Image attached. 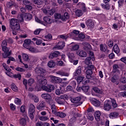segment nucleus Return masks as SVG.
<instances>
[{
	"label": "nucleus",
	"instance_id": "obj_1",
	"mask_svg": "<svg viewBox=\"0 0 126 126\" xmlns=\"http://www.w3.org/2000/svg\"><path fill=\"white\" fill-rule=\"evenodd\" d=\"M35 71L37 75V82L38 83V87L40 86H44L47 85L48 82L47 80L44 79V75L46 73V70L43 69V68L37 67Z\"/></svg>",
	"mask_w": 126,
	"mask_h": 126
},
{
	"label": "nucleus",
	"instance_id": "obj_2",
	"mask_svg": "<svg viewBox=\"0 0 126 126\" xmlns=\"http://www.w3.org/2000/svg\"><path fill=\"white\" fill-rule=\"evenodd\" d=\"M112 104L113 108H117L118 107V104H117V102L115 99L113 98L111 99V102L107 100L105 101L103 109L104 111H108L112 109Z\"/></svg>",
	"mask_w": 126,
	"mask_h": 126
},
{
	"label": "nucleus",
	"instance_id": "obj_3",
	"mask_svg": "<svg viewBox=\"0 0 126 126\" xmlns=\"http://www.w3.org/2000/svg\"><path fill=\"white\" fill-rule=\"evenodd\" d=\"M42 89L47 92H52V91L55 90V86L53 85H48L47 86L44 85L43 86H40V87H38V86H37V87H35V90L37 92L41 91Z\"/></svg>",
	"mask_w": 126,
	"mask_h": 126
},
{
	"label": "nucleus",
	"instance_id": "obj_4",
	"mask_svg": "<svg viewBox=\"0 0 126 126\" xmlns=\"http://www.w3.org/2000/svg\"><path fill=\"white\" fill-rule=\"evenodd\" d=\"M10 27L12 30L15 31H19L20 30V26L19 22L16 19H12L10 21Z\"/></svg>",
	"mask_w": 126,
	"mask_h": 126
},
{
	"label": "nucleus",
	"instance_id": "obj_5",
	"mask_svg": "<svg viewBox=\"0 0 126 126\" xmlns=\"http://www.w3.org/2000/svg\"><path fill=\"white\" fill-rule=\"evenodd\" d=\"M87 70L86 72V77L88 80H89L91 78V75H92V70L94 69V66L93 65H90L87 67Z\"/></svg>",
	"mask_w": 126,
	"mask_h": 126
},
{
	"label": "nucleus",
	"instance_id": "obj_6",
	"mask_svg": "<svg viewBox=\"0 0 126 126\" xmlns=\"http://www.w3.org/2000/svg\"><path fill=\"white\" fill-rule=\"evenodd\" d=\"M65 99H67V95H61L60 97H56L55 100L59 105H63L64 103Z\"/></svg>",
	"mask_w": 126,
	"mask_h": 126
},
{
	"label": "nucleus",
	"instance_id": "obj_7",
	"mask_svg": "<svg viewBox=\"0 0 126 126\" xmlns=\"http://www.w3.org/2000/svg\"><path fill=\"white\" fill-rule=\"evenodd\" d=\"M2 50L3 52H4V53L2 54V56L3 58L4 59H6L7 57L11 55V51H9V49H8L6 46L2 47Z\"/></svg>",
	"mask_w": 126,
	"mask_h": 126
},
{
	"label": "nucleus",
	"instance_id": "obj_8",
	"mask_svg": "<svg viewBox=\"0 0 126 126\" xmlns=\"http://www.w3.org/2000/svg\"><path fill=\"white\" fill-rule=\"evenodd\" d=\"M65 46V43H64V42L60 41L59 42L58 44L54 47V49H55V50H63V49L64 48Z\"/></svg>",
	"mask_w": 126,
	"mask_h": 126
},
{
	"label": "nucleus",
	"instance_id": "obj_9",
	"mask_svg": "<svg viewBox=\"0 0 126 126\" xmlns=\"http://www.w3.org/2000/svg\"><path fill=\"white\" fill-rule=\"evenodd\" d=\"M50 77L52 83H61L62 82V78H61L53 75H51Z\"/></svg>",
	"mask_w": 126,
	"mask_h": 126
},
{
	"label": "nucleus",
	"instance_id": "obj_10",
	"mask_svg": "<svg viewBox=\"0 0 126 126\" xmlns=\"http://www.w3.org/2000/svg\"><path fill=\"white\" fill-rule=\"evenodd\" d=\"M81 100V97H80V96H78L75 98H72L70 99V101L72 103L78 104V106H79V105H81V104H82V102H80Z\"/></svg>",
	"mask_w": 126,
	"mask_h": 126
},
{
	"label": "nucleus",
	"instance_id": "obj_11",
	"mask_svg": "<svg viewBox=\"0 0 126 126\" xmlns=\"http://www.w3.org/2000/svg\"><path fill=\"white\" fill-rule=\"evenodd\" d=\"M94 21L92 20L91 19H89L86 22V25L89 28H93L94 27Z\"/></svg>",
	"mask_w": 126,
	"mask_h": 126
},
{
	"label": "nucleus",
	"instance_id": "obj_12",
	"mask_svg": "<svg viewBox=\"0 0 126 126\" xmlns=\"http://www.w3.org/2000/svg\"><path fill=\"white\" fill-rule=\"evenodd\" d=\"M84 79V77L79 76L77 78V82L78 83H82L83 84H86V83H88L89 82V80H83Z\"/></svg>",
	"mask_w": 126,
	"mask_h": 126
},
{
	"label": "nucleus",
	"instance_id": "obj_13",
	"mask_svg": "<svg viewBox=\"0 0 126 126\" xmlns=\"http://www.w3.org/2000/svg\"><path fill=\"white\" fill-rule=\"evenodd\" d=\"M45 107H46V102L44 101H40L37 107V109L39 111H43Z\"/></svg>",
	"mask_w": 126,
	"mask_h": 126
},
{
	"label": "nucleus",
	"instance_id": "obj_14",
	"mask_svg": "<svg viewBox=\"0 0 126 126\" xmlns=\"http://www.w3.org/2000/svg\"><path fill=\"white\" fill-rule=\"evenodd\" d=\"M41 97L44 100H47V101H51L52 100V96L48 94H41Z\"/></svg>",
	"mask_w": 126,
	"mask_h": 126
},
{
	"label": "nucleus",
	"instance_id": "obj_15",
	"mask_svg": "<svg viewBox=\"0 0 126 126\" xmlns=\"http://www.w3.org/2000/svg\"><path fill=\"white\" fill-rule=\"evenodd\" d=\"M43 11L44 13H45L46 14H47L48 15H53L54 13L56 12V11L54 9H52L49 10H47L46 9H43Z\"/></svg>",
	"mask_w": 126,
	"mask_h": 126
},
{
	"label": "nucleus",
	"instance_id": "obj_16",
	"mask_svg": "<svg viewBox=\"0 0 126 126\" xmlns=\"http://www.w3.org/2000/svg\"><path fill=\"white\" fill-rule=\"evenodd\" d=\"M60 53L59 51H55L53 53H51L50 55L49 56V59L52 60V59H54V58H57L60 56Z\"/></svg>",
	"mask_w": 126,
	"mask_h": 126
},
{
	"label": "nucleus",
	"instance_id": "obj_17",
	"mask_svg": "<svg viewBox=\"0 0 126 126\" xmlns=\"http://www.w3.org/2000/svg\"><path fill=\"white\" fill-rule=\"evenodd\" d=\"M77 55L79 56V57H81L82 58H86V57H87V54L86 52L80 50L77 52Z\"/></svg>",
	"mask_w": 126,
	"mask_h": 126
},
{
	"label": "nucleus",
	"instance_id": "obj_18",
	"mask_svg": "<svg viewBox=\"0 0 126 126\" xmlns=\"http://www.w3.org/2000/svg\"><path fill=\"white\" fill-rule=\"evenodd\" d=\"M69 62H73V60H75V55L73 53L69 52L67 54Z\"/></svg>",
	"mask_w": 126,
	"mask_h": 126
},
{
	"label": "nucleus",
	"instance_id": "obj_19",
	"mask_svg": "<svg viewBox=\"0 0 126 126\" xmlns=\"http://www.w3.org/2000/svg\"><path fill=\"white\" fill-rule=\"evenodd\" d=\"M111 82L113 83H116L117 85L119 84V76L117 75H114L111 79Z\"/></svg>",
	"mask_w": 126,
	"mask_h": 126
},
{
	"label": "nucleus",
	"instance_id": "obj_20",
	"mask_svg": "<svg viewBox=\"0 0 126 126\" xmlns=\"http://www.w3.org/2000/svg\"><path fill=\"white\" fill-rule=\"evenodd\" d=\"M57 74L61 75V76H69V74L68 73L65 72L63 70H60L56 72Z\"/></svg>",
	"mask_w": 126,
	"mask_h": 126
},
{
	"label": "nucleus",
	"instance_id": "obj_21",
	"mask_svg": "<svg viewBox=\"0 0 126 126\" xmlns=\"http://www.w3.org/2000/svg\"><path fill=\"white\" fill-rule=\"evenodd\" d=\"M32 19V15L29 13H27L24 15V20L26 21H30Z\"/></svg>",
	"mask_w": 126,
	"mask_h": 126
},
{
	"label": "nucleus",
	"instance_id": "obj_22",
	"mask_svg": "<svg viewBox=\"0 0 126 126\" xmlns=\"http://www.w3.org/2000/svg\"><path fill=\"white\" fill-rule=\"evenodd\" d=\"M119 117V113L117 112H112L109 114L110 119H117Z\"/></svg>",
	"mask_w": 126,
	"mask_h": 126
},
{
	"label": "nucleus",
	"instance_id": "obj_23",
	"mask_svg": "<svg viewBox=\"0 0 126 126\" xmlns=\"http://www.w3.org/2000/svg\"><path fill=\"white\" fill-rule=\"evenodd\" d=\"M100 117H101V112L100 111H96L94 113V118L97 121H100Z\"/></svg>",
	"mask_w": 126,
	"mask_h": 126
},
{
	"label": "nucleus",
	"instance_id": "obj_24",
	"mask_svg": "<svg viewBox=\"0 0 126 126\" xmlns=\"http://www.w3.org/2000/svg\"><path fill=\"white\" fill-rule=\"evenodd\" d=\"M83 45L84 46V49L86 51H87L88 50H91V45L90 44L87 43V42H84L83 43Z\"/></svg>",
	"mask_w": 126,
	"mask_h": 126
},
{
	"label": "nucleus",
	"instance_id": "obj_25",
	"mask_svg": "<svg viewBox=\"0 0 126 126\" xmlns=\"http://www.w3.org/2000/svg\"><path fill=\"white\" fill-rule=\"evenodd\" d=\"M31 40L30 39H26L24 41V43L23 44V47L24 48H27L30 44H31Z\"/></svg>",
	"mask_w": 126,
	"mask_h": 126
},
{
	"label": "nucleus",
	"instance_id": "obj_26",
	"mask_svg": "<svg viewBox=\"0 0 126 126\" xmlns=\"http://www.w3.org/2000/svg\"><path fill=\"white\" fill-rule=\"evenodd\" d=\"M43 20L46 22V23H47L48 24H51V23H53V20L50 17L45 16L43 18Z\"/></svg>",
	"mask_w": 126,
	"mask_h": 126
},
{
	"label": "nucleus",
	"instance_id": "obj_27",
	"mask_svg": "<svg viewBox=\"0 0 126 126\" xmlns=\"http://www.w3.org/2000/svg\"><path fill=\"white\" fill-rule=\"evenodd\" d=\"M100 51L102 52H109V50L107 49V45L106 44H101L100 45Z\"/></svg>",
	"mask_w": 126,
	"mask_h": 126
},
{
	"label": "nucleus",
	"instance_id": "obj_28",
	"mask_svg": "<svg viewBox=\"0 0 126 126\" xmlns=\"http://www.w3.org/2000/svg\"><path fill=\"white\" fill-rule=\"evenodd\" d=\"M81 73V66H79L76 68L75 72L74 73V75L75 76H77V75H79V74H80Z\"/></svg>",
	"mask_w": 126,
	"mask_h": 126
},
{
	"label": "nucleus",
	"instance_id": "obj_29",
	"mask_svg": "<svg viewBox=\"0 0 126 126\" xmlns=\"http://www.w3.org/2000/svg\"><path fill=\"white\" fill-rule=\"evenodd\" d=\"M67 19H69V14L67 12H65L64 16H62V20L63 21H66Z\"/></svg>",
	"mask_w": 126,
	"mask_h": 126
},
{
	"label": "nucleus",
	"instance_id": "obj_30",
	"mask_svg": "<svg viewBox=\"0 0 126 126\" xmlns=\"http://www.w3.org/2000/svg\"><path fill=\"white\" fill-rule=\"evenodd\" d=\"M120 69L121 68L119 67V65L118 64H115L113 66V72H117L118 74H120Z\"/></svg>",
	"mask_w": 126,
	"mask_h": 126
},
{
	"label": "nucleus",
	"instance_id": "obj_31",
	"mask_svg": "<svg viewBox=\"0 0 126 126\" xmlns=\"http://www.w3.org/2000/svg\"><path fill=\"white\" fill-rule=\"evenodd\" d=\"M94 91V92H95L96 93H99V94H103V91L102 89H99L97 87H94L93 88Z\"/></svg>",
	"mask_w": 126,
	"mask_h": 126
},
{
	"label": "nucleus",
	"instance_id": "obj_32",
	"mask_svg": "<svg viewBox=\"0 0 126 126\" xmlns=\"http://www.w3.org/2000/svg\"><path fill=\"white\" fill-rule=\"evenodd\" d=\"M85 63L86 64L88 65V66H89V65H92V63H91V57L87 58L85 60Z\"/></svg>",
	"mask_w": 126,
	"mask_h": 126
},
{
	"label": "nucleus",
	"instance_id": "obj_33",
	"mask_svg": "<svg viewBox=\"0 0 126 126\" xmlns=\"http://www.w3.org/2000/svg\"><path fill=\"white\" fill-rule=\"evenodd\" d=\"M94 100L92 102V104L95 107H99L100 105H101V103L100 102V101L96 100L94 98Z\"/></svg>",
	"mask_w": 126,
	"mask_h": 126
},
{
	"label": "nucleus",
	"instance_id": "obj_34",
	"mask_svg": "<svg viewBox=\"0 0 126 126\" xmlns=\"http://www.w3.org/2000/svg\"><path fill=\"white\" fill-rule=\"evenodd\" d=\"M51 110L52 113L56 116L58 112H57V108L56 107V105L52 104L51 105Z\"/></svg>",
	"mask_w": 126,
	"mask_h": 126
},
{
	"label": "nucleus",
	"instance_id": "obj_35",
	"mask_svg": "<svg viewBox=\"0 0 126 126\" xmlns=\"http://www.w3.org/2000/svg\"><path fill=\"white\" fill-rule=\"evenodd\" d=\"M55 116H57V117H60V118H65L66 115L63 112H57V113L55 114Z\"/></svg>",
	"mask_w": 126,
	"mask_h": 126
},
{
	"label": "nucleus",
	"instance_id": "obj_36",
	"mask_svg": "<svg viewBox=\"0 0 126 126\" xmlns=\"http://www.w3.org/2000/svg\"><path fill=\"white\" fill-rule=\"evenodd\" d=\"M113 50L116 54H119V53H120V48H119V46L117 44H115L114 46Z\"/></svg>",
	"mask_w": 126,
	"mask_h": 126
},
{
	"label": "nucleus",
	"instance_id": "obj_37",
	"mask_svg": "<svg viewBox=\"0 0 126 126\" xmlns=\"http://www.w3.org/2000/svg\"><path fill=\"white\" fill-rule=\"evenodd\" d=\"M7 7H11V6H16V4L15 2L12 1H9L7 3Z\"/></svg>",
	"mask_w": 126,
	"mask_h": 126
},
{
	"label": "nucleus",
	"instance_id": "obj_38",
	"mask_svg": "<svg viewBox=\"0 0 126 126\" xmlns=\"http://www.w3.org/2000/svg\"><path fill=\"white\" fill-rule=\"evenodd\" d=\"M22 57L25 62H28L29 61V56L26 53H22Z\"/></svg>",
	"mask_w": 126,
	"mask_h": 126
},
{
	"label": "nucleus",
	"instance_id": "obj_39",
	"mask_svg": "<svg viewBox=\"0 0 126 126\" xmlns=\"http://www.w3.org/2000/svg\"><path fill=\"white\" fill-rule=\"evenodd\" d=\"M56 65V63L54 62L53 61H50L48 63V66L49 67L52 68L54 67Z\"/></svg>",
	"mask_w": 126,
	"mask_h": 126
},
{
	"label": "nucleus",
	"instance_id": "obj_40",
	"mask_svg": "<svg viewBox=\"0 0 126 126\" xmlns=\"http://www.w3.org/2000/svg\"><path fill=\"white\" fill-rule=\"evenodd\" d=\"M78 5L79 7L82 8V9L84 11H85V9H86V7H85V4L84 3L79 2L78 4Z\"/></svg>",
	"mask_w": 126,
	"mask_h": 126
},
{
	"label": "nucleus",
	"instance_id": "obj_41",
	"mask_svg": "<svg viewBox=\"0 0 126 126\" xmlns=\"http://www.w3.org/2000/svg\"><path fill=\"white\" fill-rule=\"evenodd\" d=\"M18 22H23L24 21V17H23V14H20L18 16Z\"/></svg>",
	"mask_w": 126,
	"mask_h": 126
},
{
	"label": "nucleus",
	"instance_id": "obj_42",
	"mask_svg": "<svg viewBox=\"0 0 126 126\" xmlns=\"http://www.w3.org/2000/svg\"><path fill=\"white\" fill-rule=\"evenodd\" d=\"M39 119L42 122H46L49 120V117L48 116H40Z\"/></svg>",
	"mask_w": 126,
	"mask_h": 126
},
{
	"label": "nucleus",
	"instance_id": "obj_43",
	"mask_svg": "<svg viewBox=\"0 0 126 126\" xmlns=\"http://www.w3.org/2000/svg\"><path fill=\"white\" fill-rule=\"evenodd\" d=\"M83 14V12L81 10L78 9L76 11V15L78 16V17H80V16H82Z\"/></svg>",
	"mask_w": 126,
	"mask_h": 126
},
{
	"label": "nucleus",
	"instance_id": "obj_44",
	"mask_svg": "<svg viewBox=\"0 0 126 126\" xmlns=\"http://www.w3.org/2000/svg\"><path fill=\"white\" fill-rule=\"evenodd\" d=\"M55 19H61L62 20V18H63V16L60 13H56L54 14Z\"/></svg>",
	"mask_w": 126,
	"mask_h": 126
},
{
	"label": "nucleus",
	"instance_id": "obj_45",
	"mask_svg": "<svg viewBox=\"0 0 126 126\" xmlns=\"http://www.w3.org/2000/svg\"><path fill=\"white\" fill-rule=\"evenodd\" d=\"M78 49H79V45L78 44H75L72 47L71 50L72 51H77Z\"/></svg>",
	"mask_w": 126,
	"mask_h": 126
},
{
	"label": "nucleus",
	"instance_id": "obj_46",
	"mask_svg": "<svg viewBox=\"0 0 126 126\" xmlns=\"http://www.w3.org/2000/svg\"><path fill=\"white\" fill-rule=\"evenodd\" d=\"M34 3L36 4H38V5H40L43 3V0H32Z\"/></svg>",
	"mask_w": 126,
	"mask_h": 126
},
{
	"label": "nucleus",
	"instance_id": "obj_47",
	"mask_svg": "<svg viewBox=\"0 0 126 126\" xmlns=\"http://www.w3.org/2000/svg\"><path fill=\"white\" fill-rule=\"evenodd\" d=\"M107 44L109 48H112L114 46V42L112 40H109L107 41Z\"/></svg>",
	"mask_w": 126,
	"mask_h": 126
},
{
	"label": "nucleus",
	"instance_id": "obj_48",
	"mask_svg": "<svg viewBox=\"0 0 126 126\" xmlns=\"http://www.w3.org/2000/svg\"><path fill=\"white\" fill-rule=\"evenodd\" d=\"M29 112H35V106L33 104H30Z\"/></svg>",
	"mask_w": 126,
	"mask_h": 126
},
{
	"label": "nucleus",
	"instance_id": "obj_49",
	"mask_svg": "<svg viewBox=\"0 0 126 126\" xmlns=\"http://www.w3.org/2000/svg\"><path fill=\"white\" fill-rule=\"evenodd\" d=\"M78 34H79V31L76 30L73 31L72 35L75 37V38H78Z\"/></svg>",
	"mask_w": 126,
	"mask_h": 126
},
{
	"label": "nucleus",
	"instance_id": "obj_50",
	"mask_svg": "<svg viewBox=\"0 0 126 126\" xmlns=\"http://www.w3.org/2000/svg\"><path fill=\"white\" fill-rule=\"evenodd\" d=\"M11 88L13 91L16 92L18 90V88H17V87H16V85H15L14 83L11 84Z\"/></svg>",
	"mask_w": 126,
	"mask_h": 126
},
{
	"label": "nucleus",
	"instance_id": "obj_51",
	"mask_svg": "<svg viewBox=\"0 0 126 126\" xmlns=\"http://www.w3.org/2000/svg\"><path fill=\"white\" fill-rule=\"evenodd\" d=\"M14 102L16 105H21V99L18 98H15Z\"/></svg>",
	"mask_w": 126,
	"mask_h": 126
},
{
	"label": "nucleus",
	"instance_id": "obj_52",
	"mask_svg": "<svg viewBox=\"0 0 126 126\" xmlns=\"http://www.w3.org/2000/svg\"><path fill=\"white\" fill-rule=\"evenodd\" d=\"M2 66L4 67V69L7 71H11V69L8 67V66L6 65V64L5 63H3Z\"/></svg>",
	"mask_w": 126,
	"mask_h": 126
},
{
	"label": "nucleus",
	"instance_id": "obj_53",
	"mask_svg": "<svg viewBox=\"0 0 126 126\" xmlns=\"http://www.w3.org/2000/svg\"><path fill=\"white\" fill-rule=\"evenodd\" d=\"M90 88L88 86H83L82 87V90L84 92H88Z\"/></svg>",
	"mask_w": 126,
	"mask_h": 126
},
{
	"label": "nucleus",
	"instance_id": "obj_54",
	"mask_svg": "<svg viewBox=\"0 0 126 126\" xmlns=\"http://www.w3.org/2000/svg\"><path fill=\"white\" fill-rule=\"evenodd\" d=\"M52 37L53 36H52V34H48L47 35L45 36V38L46 39V41H51V40H52Z\"/></svg>",
	"mask_w": 126,
	"mask_h": 126
},
{
	"label": "nucleus",
	"instance_id": "obj_55",
	"mask_svg": "<svg viewBox=\"0 0 126 126\" xmlns=\"http://www.w3.org/2000/svg\"><path fill=\"white\" fill-rule=\"evenodd\" d=\"M23 4H24V5H25V6H27V5H30V4H32V3H31V2L26 0L23 1Z\"/></svg>",
	"mask_w": 126,
	"mask_h": 126
},
{
	"label": "nucleus",
	"instance_id": "obj_56",
	"mask_svg": "<svg viewBox=\"0 0 126 126\" xmlns=\"http://www.w3.org/2000/svg\"><path fill=\"white\" fill-rule=\"evenodd\" d=\"M27 49H28L32 53H36V49L33 47L29 46L28 48L27 47Z\"/></svg>",
	"mask_w": 126,
	"mask_h": 126
},
{
	"label": "nucleus",
	"instance_id": "obj_57",
	"mask_svg": "<svg viewBox=\"0 0 126 126\" xmlns=\"http://www.w3.org/2000/svg\"><path fill=\"white\" fill-rule=\"evenodd\" d=\"M125 1V0H119L118 2L119 4V7H122L123 5H124V2Z\"/></svg>",
	"mask_w": 126,
	"mask_h": 126
},
{
	"label": "nucleus",
	"instance_id": "obj_58",
	"mask_svg": "<svg viewBox=\"0 0 126 126\" xmlns=\"http://www.w3.org/2000/svg\"><path fill=\"white\" fill-rule=\"evenodd\" d=\"M26 123V120H25V119L22 118L20 121V124L22 126H24Z\"/></svg>",
	"mask_w": 126,
	"mask_h": 126
},
{
	"label": "nucleus",
	"instance_id": "obj_59",
	"mask_svg": "<svg viewBox=\"0 0 126 126\" xmlns=\"http://www.w3.org/2000/svg\"><path fill=\"white\" fill-rule=\"evenodd\" d=\"M10 109H11V110H12V111H14L16 109V106H15V105H14L13 103L10 104Z\"/></svg>",
	"mask_w": 126,
	"mask_h": 126
},
{
	"label": "nucleus",
	"instance_id": "obj_60",
	"mask_svg": "<svg viewBox=\"0 0 126 126\" xmlns=\"http://www.w3.org/2000/svg\"><path fill=\"white\" fill-rule=\"evenodd\" d=\"M57 65H59V66H65V64H64L63 61H59L57 63Z\"/></svg>",
	"mask_w": 126,
	"mask_h": 126
},
{
	"label": "nucleus",
	"instance_id": "obj_61",
	"mask_svg": "<svg viewBox=\"0 0 126 126\" xmlns=\"http://www.w3.org/2000/svg\"><path fill=\"white\" fill-rule=\"evenodd\" d=\"M78 37L79 39H84V38H85V35L83 33H81L79 34H78Z\"/></svg>",
	"mask_w": 126,
	"mask_h": 126
},
{
	"label": "nucleus",
	"instance_id": "obj_62",
	"mask_svg": "<svg viewBox=\"0 0 126 126\" xmlns=\"http://www.w3.org/2000/svg\"><path fill=\"white\" fill-rule=\"evenodd\" d=\"M28 83L30 86H31L33 83H34V79H30L28 80Z\"/></svg>",
	"mask_w": 126,
	"mask_h": 126
},
{
	"label": "nucleus",
	"instance_id": "obj_63",
	"mask_svg": "<svg viewBox=\"0 0 126 126\" xmlns=\"http://www.w3.org/2000/svg\"><path fill=\"white\" fill-rule=\"evenodd\" d=\"M26 9H27V10H32V9L33 8V7L31 5V4L25 6Z\"/></svg>",
	"mask_w": 126,
	"mask_h": 126
},
{
	"label": "nucleus",
	"instance_id": "obj_64",
	"mask_svg": "<svg viewBox=\"0 0 126 126\" xmlns=\"http://www.w3.org/2000/svg\"><path fill=\"white\" fill-rule=\"evenodd\" d=\"M120 81L122 83H126V78L125 77H122L120 79Z\"/></svg>",
	"mask_w": 126,
	"mask_h": 126
}]
</instances>
